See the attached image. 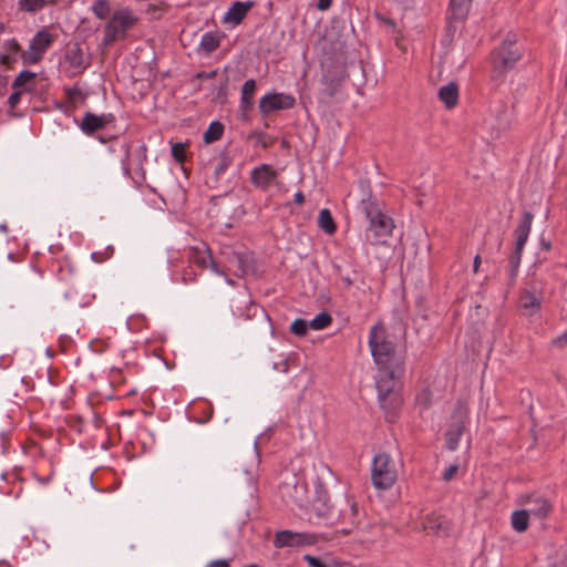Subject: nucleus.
I'll list each match as a JSON object with an SVG mask.
<instances>
[{"mask_svg": "<svg viewBox=\"0 0 567 567\" xmlns=\"http://www.w3.org/2000/svg\"><path fill=\"white\" fill-rule=\"evenodd\" d=\"M404 373L405 367L401 369L379 368L374 377L378 400L388 420L393 417L402 405L401 389Z\"/></svg>", "mask_w": 567, "mask_h": 567, "instance_id": "nucleus-1", "label": "nucleus"}, {"mask_svg": "<svg viewBox=\"0 0 567 567\" xmlns=\"http://www.w3.org/2000/svg\"><path fill=\"white\" fill-rule=\"evenodd\" d=\"M368 343L378 369L405 367L406 351H398L382 322H377L370 328Z\"/></svg>", "mask_w": 567, "mask_h": 567, "instance_id": "nucleus-2", "label": "nucleus"}, {"mask_svg": "<svg viewBox=\"0 0 567 567\" xmlns=\"http://www.w3.org/2000/svg\"><path fill=\"white\" fill-rule=\"evenodd\" d=\"M361 207L369 220L367 240L373 246L384 244L394 229L393 219L384 213V203L370 193L361 200Z\"/></svg>", "mask_w": 567, "mask_h": 567, "instance_id": "nucleus-3", "label": "nucleus"}, {"mask_svg": "<svg viewBox=\"0 0 567 567\" xmlns=\"http://www.w3.org/2000/svg\"><path fill=\"white\" fill-rule=\"evenodd\" d=\"M523 52L516 43L515 38L507 37L493 50L492 75L493 82L503 83L508 71L513 70L520 61Z\"/></svg>", "mask_w": 567, "mask_h": 567, "instance_id": "nucleus-4", "label": "nucleus"}, {"mask_svg": "<svg viewBox=\"0 0 567 567\" xmlns=\"http://www.w3.org/2000/svg\"><path fill=\"white\" fill-rule=\"evenodd\" d=\"M398 480V466L386 452L378 453L372 461L371 482L377 489H389Z\"/></svg>", "mask_w": 567, "mask_h": 567, "instance_id": "nucleus-5", "label": "nucleus"}, {"mask_svg": "<svg viewBox=\"0 0 567 567\" xmlns=\"http://www.w3.org/2000/svg\"><path fill=\"white\" fill-rule=\"evenodd\" d=\"M137 22L138 18L130 8H121L116 10L104 28L103 44L110 45L116 41L124 40L127 31Z\"/></svg>", "mask_w": 567, "mask_h": 567, "instance_id": "nucleus-6", "label": "nucleus"}, {"mask_svg": "<svg viewBox=\"0 0 567 567\" xmlns=\"http://www.w3.org/2000/svg\"><path fill=\"white\" fill-rule=\"evenodd\" d=\"M58 35L44 27L35 32L30 39L28 49L21 52V61L24 65H34L40 63L44 54L52 47Z\"/></svg>", "mask_w": 567, "mask_h": 567, "instance_id": "nucleus-7", "label": "nucleus"}, {"mask_svg": "<svg viewBox=\"0 0 567 567\" xmlns=\"http://www.w3.org/2000/svg\"><path fill=\"white\" fill-rule=\"evenodd\" d=\"M316 496L308 504L309 512L318 519L326 520L328 524H334L339 519L334 504L331 503L327 487L321 478H317L315 483Z\"/></svg>", "mask_w": 567, "mask_h": 567, "instance_id": "nucleus-8", "label": "nucleus"}, {"mask_svg": "<svg viewBox=\"0 0 567 567\" xmlns=\"http://www.w3.org/2000/svg\"><path fill=\"white\" fill-rule=\"evenodd\" d=\"M279 493L286 503L308 508V484L303 477L296 474L287 476L279 485Z\"/></svg>", "mask_w": 567, "mask_h": 567, "instance_id": "nucleus-9", "label": "nucleus"}, {"mask_svg": "<svg viewBox=\"0 0 567 567\" xmlns=\"http://www.w3.org/2000/svg\"><path fill=\"white\" fill-rule=\"evenodd\" d=\"M468 419V409L463 403H457L452 415V424L445 433L446 447L450 451L457 449L460 440L464 433L465 424Z\"/></svg>", "mask_w": 567, "mask_h": 567, "instance_id": "nucleus-10", "label": "nucleus"}, {"mask_svg": "<svg viewBox=\"0 0 567 567\" xmlns=\"http://www.w3.org/2000/svg\"><path fill=\"white\" fill-rule=\"evenodd\" d=\"M533 219L534 215L530 212H524L519 224L515 229L516 245L514 251L509 256V266H513L514 268L519 267L522 254L530 234Z\"/></svg>", "mask_w": 567, "mask_h": 567, "instance_id": "nucleus-11", "label": "nucleus"}, {"mask_svg": "<svg viewBox=\"0 0 567 567\" xmlns=\"http://www.w3.org/2000/svg\"><path fill=\"white\" fill-rule=\"evenodd\" d=\"M187 259L190 264L196 265L202 270L210 269L216 275H226L213 258L212 250L206 243H199L198 245L189 247L187 251Z\"/></svg>", "mask_w": 567, "mask_h": 567, "instance_id": "nucleus-12", "label": "nucleus"}, {"mask_svg": "<svg viewBox=\"0 0 567 567\" xmlns=\"http://www.w3.org/2000/svg\"><path fill=\"white\" fill-rule=\"evenodd\" d=\"M296 105V99L288 93H267L259 101V111L262 115H269L272 112L290 110Z\"/></svg>", "mask_w": 567, "mask_h": 567, "instance_id": "nucleus-13", "label": "nucleus"}, {"mask_svg": "<svg viewBox=\"0 0 567 567\" xmlns=\"http://www.w3.org/2000/svg\"><path fill=\"white\" fill-rule=\"evenodd\" d=\"M278 176V171H276L271 165L261 164L251 169L250 182L256 188L266 192L270 188Z\"/></svg>", "mask_w": 567, "mask_h": 567, "instance_id": "nucleus-14", "label": "nucleus"}, {"mask_svg": "<svg viewBox=\"0 0 567 567\" xmlns=\"http://www.w3.org/2000/svg\"><path fill=\"white\" fill-rule=\"evenodd\" d=\"M114 121L115 116L112 113L96 115L92 112H86L79 126L84 134L92 135L93 133L103 130Z\"/></svg>", "mask_w": 567, "mask_h": 567, "instance_id": "nucleus-15", "label": "nucleus"}, {"mask_svg": "<svg viewBox=\"0 0 567 567\" xmlns=\"http://www.w3.org/2000/svg\"><path fill=\"white\" fill-rule=\"evenodd\" d=\"M64 61L72 69L73 74L82 73L90 65V60L84 55L79 43H72L66 47Z\"/></svg>", "mask_w": 567, "mask_h": 567, "instance_id": "nucleus-16", "label": "nucleus"}, {"mask_svg": "<svg viewBox=\"0 0 567 567\" xmlns=\"http://www.w3.org/2000/svg\"><path fill=\"white\" fill-rule=\"evenodd\" d=\"M311 535L306 533H295L291 530H281L275 535L274 546L276 548L299 547L311 544Z\"/></svg>", "mask_w": 567, "mask_h": 567, "instance_id": "nucleus-17", "label": "nucleus"}, {"mask_svg": "<svg viewBox=\"0 0 567 567\" xmlns=\"http://www.w3.org/2000/svg\"><path fill=\"white\" fill-rule=\"evenodd\" d=\"M3 52L0 53V65L7 70L13 69L14 64L21 59L22 47L16 38L7 39L2 42Z\"/></svg>", "mask_w": 567, "mask_h": 567, "instance_id": "nucleus-18", "label": "nucleus"}, {"mask_svg": "<svg viewBox=\"0 0 567 567\" xmlns=\"http://www.w3.org/2000/svg\"><path fill=\"white\" fill-rule=\"evenodd\" d=\"M346 78L344 69L342 66L327 68L323 72L322 84L324 93L332 97L340 90Z\"/></svg>", "mask_w": 567, "mask_h": 567, "instance_id": "nucleus-19", "label": "nucleus"}, {"mask_svg": "<svg viewBox=\"0 0 567 567\" xmlns=\"http://www.w3.org/2000/svg\"><path fill=\"white\" fill-rule=\"evenodd\" d=\"M339 514L338 522L348 524L347 527H343L339 530L342 535H350L360 524V513L355 502L349 503V507L346 511H337Z\"/></svg>", "mask_w": 567, "mask_h": 567, "instance_id": "nucleus-20", "label": "nucleus"}, {"mask_svg": "<svg viewBox=\"0 0 567 567\" xmlns=\"http://www.w3.org/2000/svg\"><path fill=\"white\" fill-rule=\"evenodd\" d=\"M254 7V1H235L226 12L224 22L234 25L240 24Z\"/></svg>", "mask_w": 567, "mask_h": 567, "instance_id": "nucleus-21", "label": "nucleus"}, {"mask_svg": "<svg viewBox=\"0 0 567 567\" xmlns=\"http://www.w3.org/2000/svg\"><path fill=\"white\" fill-rule=\"evenodd\" d=\"M520 307L524 310H529V313H534L540 309L542 292L538 291L536 285L530 286L529 289H525L519 297Z\"/></svg>", "mask_w": 567, "mask_h": 567, "instance_id": "nucleus-22", "label": "nucleus"}, {"mask_svg": "<svg viewBox=\"0 0 567 567\" xmlns=\"http://www.w3.org/2000/svg\"><path fill=\"white\" fill-rule=\"evenodd\" d=\"M458 85L450 82L439 89V99L447 110L454 109L458 104Z\"/></svg>", "mask_w": 567, "mask_h": 567, "instance_id": "nucleus-23", "label": "nucleus"}, {"mask_svg": "<svg viewBox=\"0 0 567 567\" xmlns=\"http://www.w3.org/2000/svg\"><path fill=\"white\" fill-rule=\"evenodd\" d=\"M527 502L533 504V506L527 509L528 514H533L537 518L544 519L548 517L553 511L550 502L544 497L530 495Z\"/></svg>", "mask_w": 567, "mask_h": 567, "instance_id": "nucleus-24", "label": "nucleus"}, {"mask_svg": "<svg viewBox=\"0 0 567 567\" xmlns=\"http://www.w3.org/2000/svg\"><path fill=\"white\" fill-rule=\"evenodd\" d=\"M37 74L29 70L21 71L12 83V89L21 92H32L35 86Z\"/></svg>", "mask_w": 567, "mask_h": 567, "instance_id": "nucleus-25", "label": "nucleus"}, {"mask_svg": "<svg viewBox=\"0 0 567 567\" xmlns=\"http://www.w3.org/2000/svg\"><path fill=\"white\" fill-rule=\"evenodd\" d=\"M221 41V35L217 31H209L203 34L198 51L204 52L206 54H210L216 51Z\"/></svg>", "mask_w": 567, "mask_h": 567, "instance_id": "nucleus-26", "label": "nucleus"}, {"mask_svg": "<svg viewBox=\"0 0 567 567\" xmlns=\"http://www.w3.org/2000/svg\"><path fill=\"white\" fill-rule=\"evenodd\" d=\"M472 0H451L450 18L456 21L464 20L471 9Z\"/></svg>", "mask_w": 567, "mask_h": 567, "instance_id": "nucleus-27", "label": "nucleus"}, {"mask_svg": "<svg viewBox=\"0 0 567 567\" xmlns=\"http://www.w3.org/2000/svg\"><path fill=\"white\" fill-rule=\"evenodd\" d=\"M318 226L328 235H333L337 231V224L328 208H323L319 212Z\"/></svg>", "mask_w": 567, "mask_h": 567, "instance_id": "nucleus-28", "label": "nucleus"}, {"mask_svg": "<svg viewBox=\"0 0 567 567\" xmlns=\"http://www.w3.org/2000/svg\"><path fill=\"white\" fill-rule=\"evenodd\" d=\"M224 131V124L219 121H214L209 124L207 131L204 133L203 140L206 144H212L221 138Z\"/></svg>", "mask_w": 567, "mask_h": 567, "instance_id": "nucleus-29", "label": "nucleus"}, {"mask_svg": "<svg viewBox=\"0 0 567 567\" xmlns=\"http://www.w3.org/2000/svg\"><path fill=\"white\" fill-rule=\"evenodd\" d=\"M529 514L527 509L515 511L512 514V527L518 532L524 533L528 528Z\"/></svg>", "mask_w": 567, "mask_h": 567, "instance_id": "nucleus-30", "label": "nucleus"}, {"mask_svg": "<svg viewBox=\"0 0 567 567\" xmlns=\"http://www.w3.org/2000/svg\"><path fill=\"white\" fill-rule=\"evenodd\" d=\"M93 14L100 19L105 20L111 13V4L109 0H95L92 6Z\"/></svg>", "mask_w": 567, "mask_h": 567, "instance_id": "nucleus-31", "label": "nucleus"}, {"mask_svg": "<svg viewBox=\"0 0 567 567\" xmlns=\"http://www.w3.org/2000/svg\"><path fill=\"white\" fill-rule=\"evenodd\" d=\"M331 322V315L327 311H322L318 313L311 321H309V326L313 330H322L329 327Z\"/></svg>", "mask_w": 567, "mask_h": 567, "instance_id": "nucleus-32", "label": "nucleus"}, {"mask_svg": "<svg viewBox=\"0 0 567 567\" xmlns=\"http://www.w3.org/2000/svg\"><path fill=\"white\" fill-rule=\"evenodd\" d=\"M47 0H19V9L23 12H37L47 6Z\"/></svg>", "mask_w": 567, "mask_h": 567, "instance_id": "nucleus-33", "label": "nucleus"}, {"mask_svg": "<svg viewBox=\"0 0 567 567\" xmlns=\"http://www.w3.org/2000/svg\"><path fill=\"white\" fill-rule=\"evenodd\" d=\"M65 94H66L68 101L72 104H78L80 102H83L86 99V95L76 85H74L72 87H66Z\"/></svg>", "mask_w": 567, "mask_h": 567, "instance_id": "nucleus-34", "label": "nucleus"}, {"mask_svg": "<svg viewBox=\"0 0 567 567\" xmlns=\"http://www.w3.org/2000/svg\"><path fill=\"white\" fill-rule=\"evenodd\" d=\"M309 328L310 326L307 320L298 318L291 323L290 331L298 337H305Z\"/></svg>", "mask_w": 567, "mask_h": 567, "instance_id": "nucleus-35", "label": "nucleus"}, {"mask_svg": "<svg viewBox=\"0 0 567 567\" xmlns=\"http://www.w3.org/2000/svg\"><path fill=\"white\" fill-rule=\"evenodd\" d=\"M171 152H172V156L174 157V159L177 163L183 164L185 162L186 144L179 143V142L174 143V144H172Z\"/></svg>", "mask_w": 567, "mask_h": 567, "instance_id": "nucleus-36", "label": "nucleus"}, {"mask_svg": "<svg viewBox=\"0 0 567 567\" xmlns=\"http://www.w3.org/2000/svg\"><path fill=\"white\" fill-rule=\"evenodd\" d=\"M114 254V247L109 245L101 251H94L92 252V259L95 262H103L107 260L110 257H112Z\"/></svg>", "mask_w": 567, "mask_h": 567, "instance_id": "nucleus-37", "label": "nucleus"}, {"mask_svg": "<svg viewBox=\"0 0 567 567\" xmlns=\"http://www.w3.org/2000/svg\"><path fill=\"white\" fill-rule=\"evenodd\" d=\"M256 92V81L254 79L247 80L241 87V95L254 99Z\"/></svg>", "mask_w": 567, "mask_h": 567, "instance_id": "nucleus-38", "label": "nucleus"}, {"mask_svg": "<svg viewBox=\"0 0 567 567\" xmlns=\"http://www.w3.org/2000/svg\"><path fill=\"white\" fill-rule=\"evenodd\" d=\"M68 424L70 427H72L73 430L78 431V432H82V427H83V419L81 416H76V415H70L68 417Z\"/></svg>", "mask_w": 567, "mask_h": 567, "instance_id": "nucleus-39", "label": "nucleus"}, {"mask_svg": "<svg viewBox=\"0 0 567 567\" xmlns=\"http://www.w3.org/2000/svg\"><path fill=\"white\" fill-rule=\"evenodd\" d=\"M336 274L340 277V280L343 282L346 288H349L353 285L354 280L348 275L342 274V268L339 265L334 266Z\"/></svg>", "mask_w": 567, "mask_h": 567, "instance_id": "nucleus-40", "label": "nucleus"}, {"mask_svg": "<svg viewBox=\"0 0 567 567\" xmlns=\"http://www.w3.org/2000/svg\"><path fill=\"white\" fill-rule=\"evenodd\" d=\"M458 471V465L457 464H451L443 473V480L445 482H450L454 478V476L456 475Z\"/></svg>", "mask_w": 567, "mask_h": 567, "instance_id": "nucleus-41", "label": "nucleus"}, {"mask_svg": "<svg viewBox=\"0 0 567 567\" xmlns=\"http://www.w3.org/2000/svg\"><path fill=\"white\" fill-rule=\"evenodd\" d=\"M374 18H375L379 22H381V23L385 24L386 27L391 28L392 30H394V29H395V27H396V23H395V21H394L393 19L388 18V17H384V16H383V14H381L380 12H374Z\"/></svg>", "mask_w": 567, "mask_h": 567, "instance_id": "nucleus-42", "label": "nucleus"}, {"mask_svg": "<svg viewBox=\"0 0 567 567\" xmlns=\"http://www.w3.org/2000/svg\"><path fill=\"white\" fill-rule=\"evenodd\" d=\"M22 93L23 92H21V91L13 90V92L10 94V96L8 99V104L11 109L17 107V105L20 103Z\"/></svg>", "mask_w": 567, "mask_h": 567, "instance_id": "nucleus-43", "label": "nucleus"}, {"mask_svg": "<svg viewBox=\"0 0 567 567\" xmlns=\"http://www.w3.org/2000/svg\"><path fill=\"white\" fill-rule=\"evenodd\" d=\"M305 560L309 564L310 567H329L320 558L311 555H306Z\"/></svg>", "mask_w": 567, "mask_h": 567, "instance_id": "nucleus-44", "label": "nucleus"}, {"mask_svg": "<svg viewBox=\"0 0 567 567\" xmlns=\"http://www.w3.org/2000/svg\"><path fill=\"white\" fill-rule=\"evenodd\" d=\"M254 105V99L247 96H240L239 107L243 112L249 111Z\"/></svg>", "mask_w": 567, "mask_h": 567, "instance_id": "nucleus-45", "label": "nucleus"}, {"mask_svg": "<svg viewBox=\"0 0 567 567\" xmlns=\"http://www.w3.org/2000/svg\"><path fill=\"white\" fill-rule=\"evenodd\" d=\"M216 75H217L216 70L209 71V72L202 71L196 74V78L200 79V80H208V79H214Z\"/></svg>", "mask_w": 567, "mask_h": 567, "instance_id": "nucleus-46", "label": "nucleus"}, {"mask_svg": "<svg viewBox=\"0 0 567 567\" xmlns=\"http://www.w3.org/2000/svg\"><path fill=\"white\" fill-rule=\"evenodd\" d=\"M554 344L558 347H567V330L554 340Z\"/></svg>", "mask_w": 567, "mask_h": 567, "instance_id": "nucleus-47", "label": "nucleus"}, {"mask_svg": "<svg viewBox=\"0 0 567 567\" xmlns=\"http://www.w3.org/2000/svg\"><path fill=\"white\" fill-rule=\"evenodd\" d=\"M206 567H230L228 560L216 559L210 561Z\"/></svg>", "mask_w": 567, "mask_h": 567, "instance_id": "nucleus-48", "label": "nucleus"}, {"mask_svg": "<svg viewBox=\"0 0 567 567\" xmlns=\"http://www.w3.org/2000/svg\"><path fill=\"white\" fill-rule=\"evenodd\" d=\"M331 4H332V0H318L317 8L320 11H326L331 7Z\"/></svg>", "mask_w": 567, "mask_h": 567, "instance_id": "nucleus-49", "label": "nucleus"}, {"mask_svg": "<svg viewBox=\"0 0 567 567\" xmlns=\"http://www.w3.org/2000/svg\"><path fill=\"white\" fill-rule=\"evenodd\" d=\"M155 9H161L162 11H167L168 4L165 2H161V4L158 7H156L155 4H150L147 8V12L150 13L151 11H153Z\"/></svg>", "mask_w": 567, "mask_h": 567, "instance_id": "nucleus-50", "label": "nucleus"}, {"mask_svg": "<svg viewBox=\"0 0 567 567\" xmlns=\"http://www.w3.org/2000/svg\"><path fill=\"white\" fill-rule=\"evenodd\" d=\"M305 195L302 192H297L295 195H293V202L298 205H303L305 204Z\"/></svg>", "mask_w": 567, "mask_h": 567, "instance_id": "nucleus-51", "label": "nucleus"}, {"mask_svg": "<svg viewBox=\"0 0 567 567\" xmlns=\"http://www.w3.org/2000/svg\"><path fill=\"white\" fill-rule=\"evenodd\" d=\"M233 258L234 260L236 261L237 264V267H238V270H240L241 272H244V266H243V258L238 255V254H234L233 255Z\"/></svg>", "mask_w": 567, "mask_h": 567, "instance_id": "nucleus-52", "label": "nucleus"}, {"mask_svg": "<svg viewBox=\"0 0 567 567\" xmlns=\"http://www.w3.org/2000/svg\"><path fill=\"white\" fill-rule=\"evenodd\" d=\"M194 280H195V275H193V274H190V272H188V271H185V272H184V275H183V281H184L185 284H187V282H192V281H194Z\"/></svg>", "mask_w": 567, "mask_h": 567, "instance_id": "nucleus-53", "label": "nucleus"}, {"mask_svg": "<svg viewBox=\"0 0 567 567\" xmlns=\"http://www.w3.org/2000/svg\"><path fill=\"white\" fill-rule=\"evenodd\" d=\"M481 265V256L476 255L473 261V271L476 274Z\"/></svg>", "mask_w": 567, "mask_h": 567, "instance_id": "nucleus-54", "label": "nucleus"}, {"mask_svg": "<svg viewBox=\"0 0 567 567\" xmlns=\"http://www.w3.org/2000/svg\"><path fill=\"white\" fill-rule=\"evenodd\" d=\"M517 271H518V268H514L513 266H511L508 275H509V280L512 282L516 279Z\"/></svg>", "mask_w": 567, "mask_h": 567, "instance_id": "nucleus-55", "label": "nucleus"}, {"mask_svg": "<svg viewBox=\"0 0 567 567\" xmlns=\"http://www.w3.org/2000/svg\"><path fill=\"white\" fill-rule=\"evenodd\" d=\"M543 246L545 249H550V243H543Z\"/></svg>", "mask_w": 567, "mask_h": 567, "instance_id": "nucleus-56", "label": "nucleus"}, {"mask_svg": "<svg viewBox=\"0 0 567 567\" xmlns=\"http://www.w3.org/2000/svg\"><path fill=\"white\" fill-rule=\"evenodd\" d=\"M0 567H12L9 563H1Z\"/></svg>", "mask_w": 567, "mask_h": 567, "instance_id": "nucleus-57", "label": "nucleus"}, {"mask_svg": "<svg viewBox=\"0 0 567 567\" xmlns=\"http://www.w3.org/2000/svg\"><path fill=\"white\" fill-rule=\"evenodd\" d=\"M4 30H6L4 24H3V23H0V33L4 32Z\"/></svg>", "mask_w": 567, "mask_h": 567, "instance_id": "nucleus-58", "label": "nucleus"}, {"mask_svg": "<svg viewBox=\"0 0 567 567\" xmlns=\"http://www.w3.org/2000/svg\"><path fill=\"white\" fill-rule=\"evenodd\" d=\"M245 567H259V566L252 564V565H248V566H245Z\"/></svg>", "mask_w": 567, "mask_h": 567, "instance_id": "nucleus-59", "label": "nucleus"}, {"mask_svg": "<svg viewBox=\"0 0 567 567\" xmlns=\"http://www.w3.org/2000/svg\"><path fill=\"white\" fill-rule=\"evenodd\" d=\"M100 141H101L102 143H105V142H106V140H105V138H103V137H100Z\"/></svg>", "mask_w": 567, "mask_h": 567, "instance_id": "nucleus-60", "label": "nucleus"}]
</instances>
